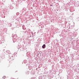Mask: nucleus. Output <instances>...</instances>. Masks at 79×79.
<instances>
[{
    "instance_id": "obj_1",
    "label": "nucleus",
    "mask_w": 79,
    "mask_h": 79,
    "mask_svg": "<svg viewBox=\"0 0 79 79\" xmlns=\"http://www.w3.org/2000/svg\"><path fill=\"white\" fill-rule=\"evenodd\" d=\"M43 48H45V44H44L42 46Z\"/></svg>"
},
{
    "instance_id": "obj_2",
    "label": "nucleus",
    "mask_w": 79,
    "mask_h": 79,
    "mask_svg": "<svg viewBox=\"0 0 79 79\" xmlns=\"http://www.w3.org/2000/svg\"><path fill=\"white\" fill-rule=\"evenodd\" d=\"M50 6H53L52 5H50Z\"/></svg>"
}]
</instances>
